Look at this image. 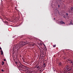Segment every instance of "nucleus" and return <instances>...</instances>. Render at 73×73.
Returning <instances> with one entry per match:
<instances>
[{
    "mask_svg": "<svg viewBox=\"0 0 73 73\" xmlns=\"http://www.w3.org/2000/svg\"><path fill=\"white\" fill-rule=\"evenodd\" d=\"M70 24H72V22H70Z\"/></svg>",
    "mask_w": 73,
    "mask_h": 73,
    "instance_id": "393cba45",
    "label": "nucleus"
},
{
    "mask_svg": "<svg viewBox=\"0 0 73 73\" xmlns=\"http://www.w3.org/2000/svg\"><path fill=\"white\" fill-rule=\"evenodd\" d=\"M4 60L5 61H6V62H7V60H6V59H4Z\"/></svg>",
    "mask_w": 73,
    "mask_h": 73,
    "instance_id": "a211bd4d",
    "label": "nucleus"
},
{
    "mask_svg": "<svg viewBox=\"0 0 73 73\" xmlns=\"http://www.w3.org/2000/svg\"><path fill=\"white\" fill-rule=\"evenodd\" d=\"M68 12H69V13H73V11H70V10H69Z\"/></svg>",
    "mask_w": 73,
    "mask_h": 73,
    "instance_id": "f8f14e48",
    "label": "nucleus"
},
{
    "mask_svg": "<svg viewBox=\"0 0 73 73\" xmlns=\"http://www.w3.org/2000/svg\"><path fill=\"white\" fill-rule=\"evenodd\" d=\"M38 68H40V67L39 66H38L37 67V69H38Z\"/></svg>",
    "mask_w": 73,
    "mask_h": 73,
    "instance_id": "2eb2a0df",
    "label": "nucleus"
},
{
    "mask_svg": "<svg viewBox=\"0 0 73 73\" xmlns=\"http://www.w3.org/2000/svg\"><path fill=\"white\" fill-rule=\"evenodd\" d=\"M22 59L23 60L24 62V61L25 60V59L24 58H23Z\"/></svg>",
    "mask_w": 73,
    "mask_h": 73,
    "instance_id": "f3484780",
    "label": "nucleus"
},
{
    "mask_svg": "<svg viewBox=\"0 0 73 73\" xmlns=\"http://www.w3.org/2000/svg\"><path fill=\"white\" fill-rule=\"evenodd\" d=\"M15 63L18 66H19L20 67L19 69L20 71H22V70H23V69H24V66L21 63L19 64L17 62H15Z\"/></svg>",
    "mask_w": 73,
    "mask_h": 73,
    "instance_id": "f03ea898",
    "label": "nucleus"
},
{
    "mask_svg": "<svg viewBox=\"0 0 73 73\" xmlns=\"http://www.w3.org/2000/svg\"><path fill=\"white\" fill-rule=\"evenodd\" d=\"M65 69L66 70H68V71H70L72 70V67L70 66H66L65 67Z\"/></svg>",
    "mask_w": 73,
    "mask_h": 73,
    "instance_id": "7ed1b4c3",
    "label": "nucleus"
},
{
    "mask_svg": "<svg viewBox=\"0 0 73 73\" xmlns=\"http://www.w3.org/2000/svg\"><path fill=\"white\" fill-rule=\"evenodd\" d=\"M40 72H42V70H39Z\"/></svg>",
    "mask_w": 73,
    "mask_h": 73,
    "instance_id": "dca6fc26",
    "label": "nucleus"
},
{
    "mask_svg": "<svg viewBox=\"0 0 73 73\" xmlns=\"http://www.w3.org/2000/svg\"><path fill=\"white\" fill-rule=\"evenodd\" d=\"M54 71H55V70H54Z\"/></svg>",
    "mask_w": 73,
    "mask_h": 73,
    "instance_id": "a878e982",
    "label": "nucleus"
},
{
    "mask_svg": "<svg viewBox=\"0 0 73 73\" xmlns=\"http://www.w3.org/2000/svg\"><path fill=\"white\" fill-rule=\"evenodd\" d=\"M31 45H32V46H35V44H31Z\"/></svg>",
    "mask_w": 73,
    "mask_h": 73,
    "instance_id": "4468645a",
    "label": "nucleus"
},
{
    "mask_svg": "<svg viewBox=\"0 0 73 73\" xmlns=\"http://www.w3.org/2000/svg\"><path fill=\"white\" fill-rule=\"evenodd\" d=\"M54 20H55V18H54Z\"/></svg>",
    "mask_w": 73,
    "mask_h": 73,
    "instance_id": "5701e85b",
    "label": "nucleus"
},
{
    "mask_svg": "<svg viewBox=\"0 0 73 73\" xmlns=\"http://www.w3.org/2000/svg\"><path fill=\"white\" fill-rule=\"evenodd\" d=\"M1 71L2 72H4V70L3 69L1 70Z\"/></svg>",
    "mask_w": 73,
    "mask_h": 73,
    "instance_id": "6ab92c4d",
    "label": "nucleus"
},
{
    "mask_svg": "<svg viewBox=\"0 0 73 73\" xmlns=\"http://www.w3.org/2000/svg\"><path fill=\"white\" fill-rule=\"evenodd\" d=\"M26 44L25 42L22 41L19 43L18 44H16L13 47V54H14V52H15L17 50V52L18 53L19 50L21 47H23V46Z\"/></svg>",
    "mask_w": 73,
    "mask_h": 73,
    "instance_id": "f257e3e1",
    "label": "nucleus"
},
{
    "mask_svg": "<svg viewBox=\"0 0 73 73\" xmlns=\"http://www.w3.org/2000/svg\"><path fill=\"white\" fill-rule=\"evenodd\" d=\"M56 45H53V47L55 48L56 47Z\"/></svg>",
    "mask_w": 73,
    "mask_h": 73,
    "instance_id": "ddd939ff",
    "label": "nucleus"
},
{
    "mask_svg": "<svg viewBox=\"0 0 73 73\" xmlns=\"http://www.w3.org/2000/svg\"><path fill=\"white\" fill-rule=\"evenodd\" d=\"M66 15H68V14L66 13Z\"/></svg>",
    "mask_w": 73,
    "mask_h": 73,
    "instance_id": "4be33fe9",
    "label": "nucleus"
},
{
    "mask_svg": "<svg viewBox=\"0 0 73 73\" xmlns=\"http://www.w3.org/2000/svg\"><path fill=\"white\" fill-rule=\"evenodd\" d=\"M60 23H61L62 24H65V23L64 22L62 21H60L59 22Z\"/></svg>",
    "mask_w": 73,
    "mask_h": 73,
    "instance_id": "39448f33",
    "label": "nucleus"
},
{
    "mask_svg": "<svg viewBox=\"0 0 73 73\" xmlns=\"http://www.w3.org/2000/svg\"><path fill=\"white\" fill-rule=\"evenodd\" d=\"M68 61H69L70 62V63H72V65H73V62L72 60L68 59Z\"/></svg>",
    "mask_w": 73,
    "mask_h": 73,
    "instance_id": "20e7f679",
    "label": "nucleus"
},
{
    "mask_svg": "<svg viewBox=\"0 0 73 73\" xmlns=\"http://www.w3.org/2000/svg\"><path fill=\"white\" fill-rule=\"evenodd\" d=\"M54 11H58V10H57V9L56 8L55 9H54Z\"/></svg>",
    "mask_w": 73,
    "mask_h": 73,
    "instance_id": "9d476101",
    "label": "nucleus"
},
{
    "mask_svg": "<svg viewBox=\"0 0 73 73\" xmlns=\"http://www.w3.org/2000/svg\"><path fill=\"white\" fill-rule=\"evenodd\" d=\"M4 62L3 61H2V65H4Z\"/></svg>",
    "mask_w": 73,
    "mask_h": 73,
    "instance_id": "9b49d317",
    "label": "nucleus"
},
{
    "mask_svg": "<svg viewBox=\"0 0 73 73\" xmlns=\"http://www.w3.org/2000/svg\"><path fill=\"white\" fill-rule=\"evenodd\" d=\"M7 24H8V22H7Z\"/></svg>",
    "mask_w": 73,
    "mask_h": 73,
    "instance_id": "b1692460",
    "label": "nucleus"
},
{
    "mask_svg": "<svg viewBox=\"0 0 73 73\" xmlns=\"http://www.w3.org/2000/svg\"><path fill=\"white\" fill-rule=\"evenodd\" d=\"M43 68H45V66H46L45 63H44V64H43Z\"/></svg>",
    "mask_w": 73,
    "mask_h": 73,
    "instance_id": "6e6552de",
    "label": "nucleus"
},
{
    "mask_svg": "<svg viewBox=\"0 0 73 73\" xmlns=\"http://www.w3.org/2000/svg\"><path fill=\"white\" fill-rule=\"evenodd\" d=\"M71 11L72 12H73V7H71Z\"/></svg>",
    "mask_w": 73,
    "mask_h": 73,
    "instance_id": "0eeeda50",
    "label": "nucleus"
},
{
    "mask_svg": "<svg viewBox=\"0 0 73 73\" xmlns=\"http://www.w3.org/2000/svg\"><path fill=\"white\" fill-rule=\"evenodd\" d=\"M60 5H58V8H60Z\"/></svg>",
    "mask_w": 73,
    "mask_h": 73,
    "instance_id": "aec40b11",
    "label": "nucleus"
},
{
    "mask_svg": "<svg viewBox=\"0 0 73 73\" xmlns=\"http://www.w3.org/2000/svg\"><path fill=\"white\" fill-rule=\"evenodd\" d=\"M0 50H1V48L0 47Z\"/></svg>",
    "mask_w": 73,
    "mask_h": 73,
    "instance_id": "412c9836",
    "label": "nucleus"
},
{
    "mask_svg": "<svg viewBox=\"0 0 73 73\" xmlns=\"http://www.w3.org/2000/svg\"><path fill=\"white\" fill-rule=\"evenodd\" d=\"M59 65L60 66H62V63L61 62H60L59 63Z\"/></svg>",
    "mask_w": 73,
    "mask_h": 73,
    "instance_id": "423d86ee",
    "label": "nucleus"
},
{
    "mask_svg": "<svg viewBox=\"0 0 73 73\" xmlns=\"http://www.w3.org/2000/svg\"><path fill=\"white\" fill-rule=\"evenodd\" d=\"M1 55H3V50H1Z\"/></svg>",
    "mask_w": 73,
    "mask_h": 73,
    "instance_id": "1a4fd4ad",
    "label": "nucleus"
}]
</instances>
